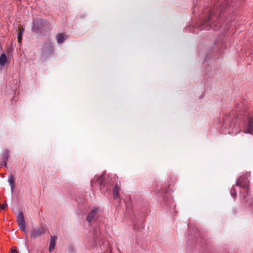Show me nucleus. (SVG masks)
I'll list each match as a JSON object with an SVG mask.
<instances>
[{"label": "nucleus", "mask_w": 253, "mask_h": 253, "mask_svg": "<svg viewBox=\"0 0 253 253\" xmlns=\"http://www.w3.org/2000/svg\"><path fill=\"white\" fill-rule=\"evenodd\" d=\"M236 185L246 189L248 188L249 181L245 177L241 176L237 180Z\"/></svg>", "instance_id": "20e7f679"}, {"label": "nucleus", "mask_w": 253, "mask_h": 253, "mask_svg": "<svg viewBox=\"0 0 253 253\" xmlns=\"http://www.w3.org/2000/svg\"><path fill=\"white\" fill-rule=\"evenodd\" d=\"M246 133H253V117H250L248 121V124L244 130Z\"/></svg>", "instance_id": "0eeeda50"}, {"label": "nucleus", "mask_w": 253, "mask_h": 253, "mask_svg": "<svg viewBox=\"0 0 253 253\" xmlns=\"http://www.w3.org/2000/svg\"><path fill=\"white\" fill-rule=\"evenodd\" d=\"M106 181L104 180V175L102 174L100 176H95L92 181H91V186H99L100 191L102 192H104L103 188L106 185Z\"/></svg>", "instance_id": "f03ea898"}, {"label": "nucleus", "mask_w": 253, "mask_h": 253, "mask_svg": "<svg viewBox=\"0 0 253 253\" xmlns=\"http://www.w3.org/2000/svg\"><path fill=\"white\" fill-rule=\"evenodd\" d=\"M9 158V151L7 150H5L3 153L2 158V162L4 163V167L6 166V163L8 160Z\"/></svg>", "instance_id": "9d476101"}, {"label": "nucleus", "mask_w": 253, "mask_h": 253, "mask_svg": "<svg viewBox=\"0 0 253 253\" xmlns=\"http://www.w3.org/2000/svg\"><path fill=\"white\" fill-rule=\"evenodd\" d=\"M56 239V237L55 236H51L50 238L49 248V251L50 252H51L54 249Z\"/></svg>", "instance_id": "1a4fd4ad"}, {"label": "nucleus", "mask_w": 253, "mask_h": 253, "mask_svg": "<svg viewBox=\"0 0 253 253\" xmlns=\"http://www.w3.org/2000/svg\"><path fill=\"white\" fill-rule=\"evenodd\" d=\"M7 61V57L4 53L1 55L0 57V65L3 66Z\"/></svg>", "instance_id": "4468645a"}, {"label": "nucleus", "mask_w": 253, "mask_h": 253, "mask_svg": "<svg viewBox=\"0 0 253 253\" xmlns=\"http://www.w3.org/2000/svg\"><path fill=\"white\" fill-rule=\"evenodd\" d=\"M44 27L43 20L39 17L35 18L33 21L32 30L36 33L42 32Z\"/></svg>", "instance_id": "f257e3e1"}, {"label": "nucleus", "mask_w": 253, "mask_h": 253, "mask_svg": "<svg viewBox=\"0 0 253 253\" xmlns=\"http://www.w3.org/2000/svg\"><path fill=\"white\" fill-rule=\"evenodd\" d=\"M24 32V29L23 27H21L19 28V32L18 34V42L20 43L22 40V35Z\"/></svg>", "instance_id": "ddd939ff"}, {"label": "nucleus", "mask_w": 253, "mask_h": 253, "mask_svg": "<svg viewBox=\"0 0 253 253\" xmlns=\"http://www.w3.org/2000/svg\"><path fill=\"white\" fill-rule=\"evenodd\" d=\"M53 51V47L50 43H45L43 44L42 48V57L46 59L52 54Z\"/></svg>", "instance_id": "7ed1b4c3"}, {"label": "nucleus", "mask_w": 253, "mask_h": 253, "mask_svg": "<svg viewBox=\"0 0 253 253\" xmlns=\"http://www.w3.org/2000/svg\"><path fill=\"white\" fill-rule=\"evenodd\" d=\"M3 166L2 164L0 163V168L2 167Z\"/></svg>", "instance_id": "6ab92c4d"}, {"label": "nucleus", "mask_w": 253, "mask_h": 253, "mask_svg": "<svg viewBox=\"0 0 253 253\" xmlns=\"http://www.w3.org/2000/svg\"><path fill=\"white\" fill-rule=\"evenodd\" d=\"M6 206H7L6 204H1V205H0V209L1 210H5Z\"/></svg>", "instance_id": "f3484780"}, {"label": "nucleus", "mask_w": 253, "mask_h": 253, "mask_svg": "<svg viewBox=\"0 0 253 253\" xmlns=\"http://www.w3.org/2000/svg\"><path fill=\"white\" fill-rule=\"evenodd\" d=\"M232 190H233L232 193H233V196H234V197L236 196L237 194H236V191H235V189H234V188H233Z\"/></svg>", "instance_id": "a211bd4d"}, {"label": "nucleus", "mask_w": 253, "mask_h": 253, "mask_svg": "<svg viewBox=\"0 0 253 253\" xmlns=\"http://www.w3.org/2000/svg\"><path fill=\"white\" fill-rule=\"evenodd\" d=\"M17 218L19 228L22 231H25L26 230V223L23 212H20L17 215Z\"/></svg>", "instance_id": "39448f33"}, {"label": "nucleus", "mask_w": 253, "mask_h": 253, "mask_svg": "<svg viewBox=\"0 0 253 253\" xmlns=\"http://www.w3.org/2000/svg\"><path fill=\"white\" fill-rule=\"evenodd\" d=\"M8 182L11 186V190L13 191L15 187V181L13 175H11L8 178Z\"/></svg>", "instance_id": "2eb2a0df"}, {"label": "nucleus", "mask_w": 253, "mask_h": 253, "mask_svg": "<svg viewBox=\"0 0 253 253\" xmlns=\"http://www.w3.org/2000/svg\"><path fill=\"white\" fill-rule=\"evenodd\" d=\"M113 197L114 198L116 199L117 198H119V188L117 184H116L115 187L113 188Z\"/></svg>", "instance_id": "f8f14e48"}, {"label": "nucleus", "mask_w": 253, "mask_h": 253, "mask_svg": "<svg viewBox=\"0 0 253 253\" xmlns=\"http://www.w3.org/2000/svg\"><path fill=\"white\" fill-rule=\"evenodd\" d=\"M45 232V228L44 227L42 226L38 228L33 229L31 233V237L32 238H36L44 234Z\"/></svg>", "instance_id": "423d86ee"}, {"label": "nucleus", "mask_w": 253, "mask_h": 253, "mask_svg": "<svg viewBox=\"0 0 253 253\" xmlns=\"http://www.w3.org/2000/svg\"><path fill=\"white\" fill-rule=\"evenodd\" d=\"M98 209L95 208H93L91 211L88 214L86 217V220L88 222L92 220L97 214Z\"/></svg>", "instance_id": "6e6552de"}, {"label": "nucleus", "mask_w": 253, "mask_h": 253, "mask_svg": "<svg viewBox=\"0 0 253 253\" xmlns=\"http://www.w3.org/2000/svg\"><path fill=\"white\" fill-rule=\"evenodd\" d=\"M67 39V37L62 33H59L56 36V40L58 43H63Z\"/></svg>", "instance_id": "9b49d317"}, {"label": "nucleus", "mask_w": 253, "mask_h": 253, "mask_svg": "<svg viewBox=\"0 0 253 253\" xmlns=\"http://www.w3.org/2000/svg\"><path fill=\"white\" fill-rule=\"evenodd\" d=\"M10 253H18L17 250L14 247L11 248Z\"/></svg>", "instance_id": "dca6fc26"}]
</instances>
